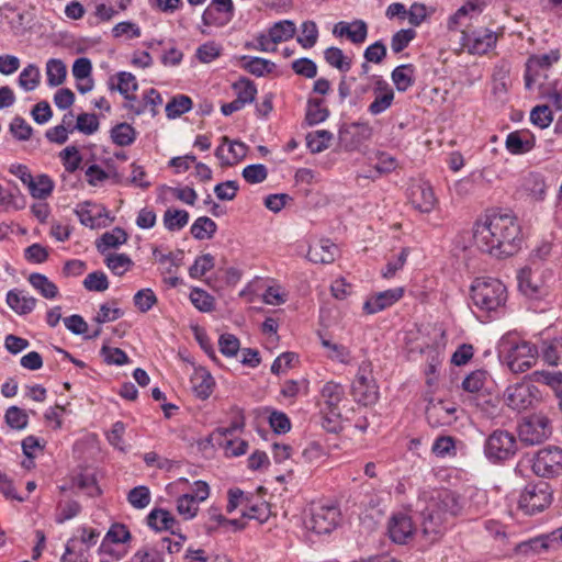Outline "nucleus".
I'll return each instance as SVG.
<instances>
[{
    "label": "nucleus",
    "instance_id": "a211bd4d",
    "mask_svg": "<svg viewBox=\"0 0 562 562\" xmlns=\"http://www.w3.org/2000/svg\"><path fill=\"white\" fill-rule=\"evenodd\" d=\"M404 294L403 288H395L379 292L372 296H370L363 304V311L367 314H375L385 310L386 307L392 306L398 300L402 299Z\"/></svg>",
    "mask_w": 562,
    "mask_h": 562
},
{
    "label": "nucleus",
    "instance_id": "20e7f679",
    "mask_svg": "<svg viewBox=\"0 0 562 562\" xmlns=\"http://www.w3.org/2000/svg\"><path fill=\"white\" fill-rule=\"evenodd\" d=\"M518 451L516 436L505 429H496L485 440L484 454L493 463L512 459Z\"/></svg>",
    "mask_w": 562,
    "mask_h": 562
},
{
    "label": "nucleus",
    "instance_id": "ddd939ff",
    "mask_svg": "<svg viewBox=\"0 0 562 562\" xmlns=\"http://www.w3.org/2000/svg\"><path fill=\"white\" fill-rule=\"evenodd\" d=\"M234 16V4L232 0H211L202 14V21L207 26H224Z\"/></svg>",
    "mask_w": 562,
    "mask_h": 562
},
{
    "label": "nucleus",
    "instance_id": "a18cd8bd",
    "mask_svg": "<svg viewBox=\"0 0 562 562\" xmlns=\"http://www.w3.org/2000/svg\"><path fill=\"white\" fill-rule=\"evenodd\" d=\"M189 222V213L184 210L168 209L164 214V225L170 232L180 231Z\"/></svg>",
    "mask_w": 562,
    "mask_h": 562
},
{
    "label": "nucleus",
    "instance_id": "dca6fc26",
    "mask_svg": "<svg viewBox=\"0 0 562 562\" xmlns=\"http://www.w3.org/2000/svg\"><path fill=\"white\" fill-rule=\"evenodd\" d=\"M323 402L322 411H328L329 415L341 416L340 403L345 400V389L341 384L329 381L321 391Z\"/></svg>",
    "mask_w": 562,
    "mask_h": 562
},
{
    "label": "nucleus",
    "instance_id": "e433bc0d",
    "mask_svg": "<svg viewBox=\"0 0 562 562\" xmlns=\"http://www.w3.org/2000/svg\"><path fill=\"white\" fill-rule=\"evenodd\" d=\"M268 32L276 44L291 40L296 33V25L291 20L276 22L269 27Z\"/></svg>",
    "mask_w": 562,
    "mask_h": 562
},
{
    "label": "nucleus",
    "instance_id": "0eeeda50",
    "mask_svg": "<svg viewBox=\"0 0 562 562\" xmlns=\"http://www.w3.org/2000/svg\"><path fill=\"white\" fill-rule=\"evenodd\" d=\"M504 357L513 372H525L536 364L538 349L535 345L525 340L512 342L504 352Z\"/></svg>",
    "mask_w": 562,
    "mask_h": 562
},
{
    "label": "nucleus",
    "instance_id": "39448f33",
    "mask_svg": "<svg viewBox=\"0 0 562 562\" xmlns=\"http://www.w3.org/2000/svg\"><path fill=\"white\" fill-rule=\"evenodd\" d=\"M552 503V490L547 482L529 483L521 491L518 498V508L525 515L542 513Z\"/></svg>",
    "mask_w": 562,
    "mask_h": 562
},
{
    "label": "nucleus",
    "instance_id": "4c0bfd02",
    "mask_svg": "<svg viewBox=\"0 0 562 562\" xmlns=\"http://www.w3.org/2000/svg\"><path fill=\"white\" fill-rule=\"evenodd\" d=\"M300 35L296 42L305 49L314 47L318 41L319 32L317 24L314 21H304L300 27Z\"/></svg>",
    "mask_w": 562,
    "mask_h": 562
},
{
    "label": "nucleus",
    "instance_id": "3c124183",
    "mask_svg": "<svg viewBox=\"0 0 562 562\" xmlns=\"http://www.w3.org/2000/svg\"><path fill=\"white\" fill-rule=\"evenodd\" d=\"M4 419L9 427L18 430L24 429L29 423L26 412L18 406H10L5 412Z\"/></svg>",
    "mask_w": 562,
    "mask_h": 562
},
{
    "label": "nucleus",
    "instance_id": "a19ab883",
    "mask_svg": "<svg viewBox=\"0 0 562 562\" xmlns=\"http://www.w3.org/2000/svg\"><path fill=\"white\" fill-rule=\"evenodd\" d=\"M66 65L60 59L52 58L47 61L46 76L48 86L57 87L61 85L66 79Z\"/></svg>",
    "mask_w": 562,
    "mask_h": 562
},
{
    "label": "nucleus",
    "instance_id": "aec40b11",
    "mask_svg": "<svg viewBox=\"0 0 562 562\" xmlns=\"http://www.w3.org/2000/svg\"><path fill=\"white\" fill-rule=\"evenodd\" d=\"M487 3L485 0H468L461 5L454 14H452L447 23L450 31H456L461 24L464 18H474L481 14L486 8Z\"/></svg>",
    "mask_w": 562,
    "mask_h": 562
},
{
    "label": "nucleus",
    "instance_id": "f3484780",
    "mask_svg": "<svg viewBox=\"0 0 562 562\" xmlns=\"http://www.w3.org/2000/svg\"><path fill=\"white\" fill-rule=\"evenodd\" d=\"M518 288L529 297H539L546 292L544 282L539 271L531 268H522L518 273Z\"/></svg>",
    "mask_w": 562,
    "mask_h": 562
},
{
    "label": "nucleus",
    "instance_id": "72a5a7b5",
    "mask_svg": "<svg viewBox=\"0 0 562 562\" xmlns=\"http://www.w3.org/2000/svg\"><path fill=\"white\" fill-rule=\"evenodd\" d=\"M192 305L202 313H210L215 310V299L201 288H192L190 295Z\"/></svg>",
    "mask_w": 562,
    "mask_h": 562
},
{
    "label": "nucleus",
    "instance_id": "c85d7f7f",
    "mask_svg": "<svg viewBox=\"0 0 562 562\" xmlns=\"http://www.w3.org/2000/svg\"><path fill=\"white\" fill-rule=\"evenodd\" d=\"M329 115L328 109L324 104L323 99L307 100L305 121L308 125H316L324 122Z\"/></svg>",
    "mask_w": 562,
    "mask_h": 562
},
{
    "label": "nucleus",
    "instance_id": "e2e57ef3",
    "mask_svg": "<svg viewBox=\"0 0 562 562\" xmlns=\"http://www.w3.org/2000/svg\"><path fill=\"white\" fill-rule=\"evenodd\" d=\"M83 286L88 291L103 292L109 288V281L104 272L94 271L89 273L83 280Z\"/></svg>",
    "mask_w": 562,
    "mask_h": 562
},
{
    "label": "nucleus",
    "instance_id": "58836bf2",
    "mask_svg": "<svg viewBox=\"0 0 562 562\" xmlns=\"http://www.w3.org/2000/svg\"><path fill=\"white\" fill-rule=\"evenodd\" d=\"M333 134L326 130L311 132L306 135V146L311 153L316 154L329 147Z\"/></svg>",
    "mask_w": 562,
    "mask_h": 562
},
{
    "label": "nucleus",
    "instance_id": "9b49d317",
    "mask_svg": "<svg viewBox=\"0 0 562 562\" xmlns=\"http://www.w3.org/2000/svg\"><path fill=\"white\" fill-rule=\"evenodd\" d=\"M536 391V386L529 383H515L506 387L504 401L514 411H526L532 405Z\"/></svg>",
    "mask_w": 562,
    "mask_h": 562
},
{
    "label": "nucleus",
    "instance_id": "1a4fd4ad",
    "mask_svg": "<svg viewBox=\"0 0 562 562\" xmlns=\"http://www.w3.org/2000/svg\"><path fill=\"white\" fill-rule=\"evenodd\" d=\"M532 471L542 477L559 475L562 472V449L557 446L540 449L535 454Z\"/></svg>",
    "mask_w": 562,
    "mask_h": 562
},
{
    "label": "nucleus",
    "instance_id": "2f4dec72",
    "mask_svg": "<svg viewBox=\"0 0 562 562\" xmlns=\"http://www.w3.org/2000/svg\"><path fill=\"white\" fill-rule=\"evenodd\" d=\"M324 59L333 68L338 69L340 72H347L351 68V58L346 56L344 52L335 46L328 47L324 50Z\"/></svg>",
    "mask_w": 562,
    "mask_h": 562
},
{
    "label": "nucleus",
    "instance_id": "774afa93",
    "mask_svg": "<svg viewBox=\"0 0 562 562\" xmlns=\"http://www.w3.org/2000/svg\"><path fill=\"white\" fill-rule=\"evenodd\" d=\"M130 562H164L162 553L155 548L137 550Z\"/></svg>",
    "mask_w": 562,
    "mask_h": 562
},
{
    "label": "nucleus",
    "instance_id": "4be33fe9",
    "mask_svg": "<svg viewBox=\"0 0 562 562\" xmlns=\"http://www.w3.org/2000/svg\"><path fill=\"white\" fill-rule=\"evenodd\" d=\"M191 384L194 394L201 400H206L213 392L215 381L205 368L199 367L194 368Z\"/></svg>",
    "mask_w": 562,
    "mask_h": 562
},
{
    "label": "nucleus",
    "instance_id": "b1692460",
    "mask_svg": "<svg viewBox=\"0 0 562 562\" xmlns=\"http://www.w3.org/2000/svg\"><path fill=\"white\" fill-rule=\"evenodd\" d=\"M177 524L172 514L164 508H154L147 516V525L156 531L170 530L176 535L173 528Z\"/></svg>",
    "mask_w": 562,
    "mask_h": 562
},
{
    "label": "nucleus",
    "instance_id": "f257e3e1",
    "mask_svg": "<svg viewBox=\"0 0 562 562\" xmlns=\"http://www.w3.org/2000/svg\"><path fill=\"white\" fill-rule=\"evenodd\" d=\"M473 240L479 249L496 258L510 257L521 248V226L513 212L492 210L474 223Z\"/></svg>",
    "mask_w": 562,
    "mask_h": 562
},
{
    "label": "nucleus",
    "instance_id": "7c9ffc66",
    "mask_svg": "<svg viewBox=\"0 0 562 562\" xmlns=\"http://www.w3.org/2000/svg\"><path fill=\"white\" fill-rule=\"evenodd\" d=\"M232 87L236 93L235 100L238 101L243 106L254 102L257 94V88L251 80L241 78L234 82Z\"/></svg>",
    "mask_w": 562,
    "mask_h": 562
},
{
    "label": "nucleus",
    "instance_id": "338daca9",
    "mask_svg": "<svg viewBox=\"0 0 562 562\" xmlns=\"http://www.w3.org/2000/svg\"><path fill=\"white\" fill-rule=\"evenodd\" d=\"M89 557L87 549H79L75 547V542H67L60 562H89Z\"/></svg>",
    "mask_w": 562,
    "mask_h": 562
},
{
    "label": "nucleus",
    "instance_id": "f704fd0d",
    "mask_svg": "<svg viewBox=\"0 0 562 562\" xmlns=\"http://www.w3.org/2000/svg\"><path fill=\"white\" fill-rule=\"evenodd\" d=\"M216 229L217 225L212 218L201 216L194 221L190 231L195 239L203 240L212 238L216 233Z\"/></svg>",
    "mask_w": 562,
    "mask_h": 562
},
{
    "label": "nucleus",
    "instance_id": "0e129e2a",
    "mask_svg": "<svg viewBox=\"0 0 562 562\" xmlns=\"http://www.w3.org/2000/svg\"><path fill=\"white\" fill-rule=\"evenodd\" d=\"M157 303V296L151 289H143L134 295V304L142 312H148Z\"/></svg>",
    "mask_w": 562,
    "mask_h": 562
},
{
    "label": "nucleus",
    "instance_id": "6e6d98bb",
    "mask_svg": "<svg viewBox=\"0 0 562 562\" xmlns=\"http://www.w3.org/2000/svg\"><path fill=\"white\" fill-rule=\"evenodd\" d=\"M177 512L183 519H192L199 512V503L187 494L180 495L177 498Z\"/></svg>",
    "mask_w": 562,
    "mask_h": 562
},
{
    "label": "nucleus",
    "instance_id": "423d86ee",
    "mask_svg": "<svg viewBox=\"0 0 562 562\" xmlns=\"http://www.w3.org/2000/svg\"><path fill=\"white\" fill-rule=\"evenodd\" d=\"M518 438L525 446L541 445L552 435L550 420L544 415L525 417L517 427Z\"/></svg>",
    "mask_w": 562,
    "mask_h": 562
},
{
    "label": "nucleus",
    "instance_id": "a878e982",
    "mask_svg": "<svg viewBox=\"0 0 562 562\" xmlns=\"http://www.w3.org/2000/svg\"><path fill=\"white\" fill-rule=\"evenodd\" d=\"M490 375L485 370H475L469 373L463 382L462 389L471 394H481L487 390Z\"/></svg>",
    "mask_w": 562,
    "mask_h": 562
},
{
    "label": "nucleus",
    "instance_id": "9d476101",
    "mask_svg": "<svg viewBox=\"0 0 562 562\" xmlns=\"http://www.w3.org/2000/svg\"><path fill=\"white\" fill-rule=\"evenodd\" d=\"M340 510L335 505H319L312 509L308 528L317 535L330 533L339 524Z\"/></svg>",
    "mask_w": 562,
    "mask_h": 562
},
{
    "label": "nucleus",
    "instance_id": "473e14b6",
    "mask_svg": "<svg viewBox=\"0 0 562 562\" xmlns=\"http://www.w3.org/2000/svg\"><path fill=\"white\" fill-rule=\"evenodd\" d=\"M78 536L71 537L67 542H75V547L79 549H87V553L90 554V549L97 544L100 537V532L90 527L78 528Z\"/></svg>",
    "mask_w": 562,
    "mask_h": 562
},
{
    "label": "nucleus",
    "instance_id": "052dcab7",
    "mask_svg": "<svg viewBox=\"0 0 562 562\" xmlns=\"http://www.w3.org/2000/svg\"><path fill=\"white\" fill-rule=\"evenodd\" d=\"M292 70L302 77L313 79L317 75V65L310 58L302 57L292 61Z\"/></svg>",
    "mask_w": 562,
    "mask_h": 562
},
{
    "label": "nucleus",
    "instance_id": "4468645a",
    "mask_svg": "<svg viewBox=\"0 0 562 562\" xmlns=\"http://www.w3.org/2000/svg\"><path fill=\"white\" fill-rule=\"evenodd\" d=\"M560 58L559 50H551L542 55H532L526 63L525 70V86L528 90L532 89L533 83L537 81L540 68H549L552 64L557 63Z\"/></svg>",
    "mask_w": 562,
    "mask_h": 562
},
{
    "label": "nucleus",
    "instance_id": "5fc2aeb1",
    "mask_svg": "<svg viewBox=\"0 0 562 562\" xmlns=\"http://www.w3.org/2000/svg\"><path fill=\"white\" fill-rule=\"evenodd\" d=\"M530 121L540 128H547L553 121V113L546 104L536 105L530 112Z\"/></svg>",
    "mask_w": 562,
    "mask_h": 562
},
{
    "label": "nucleus",
    "instance_id": "79ce46f5",
    "mask_svg": "<svg viewBox=\"0 0 562 562\" xmlns=\"http://www.w3.org/2000/svg\"><path fill=\"white\" fill-rule=\"evenodd\" d=\"M192 109V100L184 94L175 95L166 105V115L168 119H176L189 112Z\"/></svg>",
    "mask_w": 562,
    "mask_h": 562
},
{
    "label": "nucleus",
    "instance_id": "bf43d9fd",
    "mask_svg": "<svg viewBox=\"0 0 562 562\" xmlns=\"http://www.w3.org/2000/svg\"><path fill=\"white\" fill-rule=\"evenodd\" d=\"M60 158L65 169L70 173L75 172L82 161V157L76 146H67L63 149L60 151Z\"/></svg>",
    "mask_w": 562,
    "mask_h": 562
},
{
    "label": "nucleus",
    "instance_id": "49530a36",
    "mask_svg": "<svg viewBox=\"0 0 562 562\" xmlns=\"http://www.w3.org/2000/svg\"><path fill=\"white\" fill-rule=\"evenodd\" d=\"M505 145L510 154L521 155L530 151L535 146V142L531 139H522L519 132H512L507 135Z\"/></svg>",
    "mask_w": 562,
    "mask_h": 562
},
{
    "label": "nucleus",
    "instance_id": "09e8293b",
    "mask_svg": "<svg viewBox=\"0 0 562 562\" xmlns=\"http://www.w3.org/2000/svg\"><path fill=\"white\" fill-rule=\"evenodd\" d=\"M542 358L550 366H558L562 362V338L543 341Z\"/></svg>",
    "mask_w": 562,
    "mask_h": 562
},
{
    "label": "nucleus",
    "instance_id": "cd10ccee",
    "mask_svg": "<svg viewBox=\"0 0 562 562\" xmlns=\"http://www.w3.org/2000/svg\"><path fill=\"white\" fill-rule=\"evenodd\" d=\"M30 284L37 290L41 295L45 299L53 300L58 295L57 285L52 282L45 274L42 273H31L27 278Z\"/></svg>",
    "mask_w": 562,
    "mask_h": 562
},
{
    "label": "nucleus",
    "instance_id": "864d4df0",
    "mask_svg": "<svg viewBox=\"0 0 562 562\" xmlns=\"http://www.w3.org/2000/svg\"><path fill=\"white\" fill-rule=\"evenodd\" d=\"M322 345L330 351L328 357L331 360L344 364H349L351 362V351L344 345L334 344L327 339H323Z\"/></svg>",
    "mask_w": 562,
    "mask_h": 562
},
{
    "label": "nucleus",
    "instance_id": "2eb2a0df",
    "mask_svg": "<svg viewBox=\"0 0 562 562\" xmlns=\"http://www.w3.org/2000/svg\"><path fill=\"white\" fill-rule=\"evenodd\" d=\"M333 34L336 37H346L355 45H360L367 40L368 25L363 20L340 21L334 25Z\"/></svg>",
    "mask_w": 562,
    "mask_h": 562
},
{
    "label": "nucleus",
    "instance_id": "c03bdc74",
    "mask_svg": "<svg viewBox=\"0 0 562 562\" xmlns=\"http://www.w3.org/2000/svg\"><path fill=\"white\" fill-rule=\"evenodd\" d=\"M105 265L113 274L121 277L133 267V261L126 254H109Z\"/></svg>",
    "mask_w": 562,
    "mask_h": 562
},
{
    "label": "nucleus",
    "instance_id": "4d7b16f0",
    "mask_svg": "<svg viewBox=\"0 0 562 562\" xmlns=\"http://www.w3.org/2000/svg\"><path fill=\"white\" fill-rule=\"evenodd\" d=\"M213 268L214 257L211 254H204L194 260V263L189 269V274L193 279H199Z\"/></svg>",
    "mask_w": 562,
    "mask_h": 562
},
{
    "label": "nucleus",
    "instance_id": "5701e85b",
    "mask_svg": "<svg viewBox=\"0 0 562 562\" xmlns=\"http://www.w3.org/2000/svg\"><path fill=\"white\" fill-rule=\"evenodd\" d=\"M37 300L23 291L13 289L7 293V304L19 315H27L34 311Z\"/></svg>",
    "mask_w": 562,
    "mask_h": 562
},
{
    "label": "nucleus",
    "instance_id": "f03ea898",
    "mask_svg": "<svg viewBox=\"0 0 562 562\" xmlns=\"http://www.w3.org/2000/svg\"><path fill=\"white\" fill-rule=\"evenodd\" d=\"M462 505L459 496L449 490L434 492L422 510L423 533L436 539L446 528L449 518L461 513Z\"/></svg>",
    "mask_w": 562,
    "mask_h": 562
},
{
    "label": "nucleus",
    "instance_id": "37998d69",
    "mask_svg": "<svg viewBox=\"0 0 562 562\" xmlns=\"http://www.w3.org/2000/svg\"><path fill=\"white\" fill-rule=\"evenodd\" d=\"M111 138L119 146H128L136 138V131L128 123H120L111 130Z\"/></svg>",
    "mask_w": 562,
    "mask_h": 562
},
{
    "label": "nucleus",
    "instance_id": "8fccbe9b",
    "mask_svg": "<svg viewBox=\"0 0 562 562\" xmlns=\"http://www.w3.org/2000/svg\"><path fill=\"white\" fill-rule=\"evenodd\" d=\"M40 69L33 64L27 65L19 76V85L25 91H32L40 85Z\"/></svg>",
    "mask_w": 562,
    "mask_h": 562
},
{
    "label": "nucleus",
    "instance_id": "6e6552de",
    "mask_svg": "<svg viewBox=\"0 0 562 562\" xmlns=\"http://www.w3.org/2000/svg\"><path fill=\"white\" fill-rule=\"evenodd\" d=\"M503 32H495L490 29H480L472 32H462L461 43L464 49L471 55H484L495 48Z\"/></svg>",
    "mask_w": 562,
    "mask_h": 562
},
{
    "label": "nucleus",
    "instance_id": "bb28decb",
    "mask_svg": "<svg viewBox=\"0 0 562 562\" xmlns=\"http://www.w3.org/2000/svg\"><path fill=\"white\" fill-rule=\"evenodd\" d=\"M533 378L536 382L543 383L552 389L559 398V406L562 409V372L535 371Z\"/></svg>",
    "mask_w": 562,
    "mask_h": 562
},
{
    "label": "nucleus",
    "instance_id": "412c9836",
    "mask_svg": "<svg viewBox=\"0 0 562 562\" xmlns=\"http://www.w3.org/2000/svg\"><path fill=\"white\" fill-rule=\"evenodd\" d=\"M338 252L337 246L329 239H321L310 246L307 259L314 263L328 265L335 261Z\"/></svg>",
    "mask_w": 562,
    "mask_h": 562
},
{
    "label": "nucleus",
    "instance_id": "de8ad7c7",
    "mask_svg": "<svg viewBox=\"0 0 562 562\" xmlns=\"http://www.w3.org/2000/svg\"><path fill=\"white\" fill-rule=\"evenodd\" d=\"M351 393L355 401L366 406L374 404L379 398L376 384L351 386Z\"/></svg>",
    "mask_w": 562,
    "mask_h": 562
},
{
    "label": "nucleus",
    "instance_id": "f8f14e48",
    "mask_svg": "<svg viewBox=\"0 0 562 562\" xmlns=\"http://www.w3.org/2000/svg\"><path fill=\"white\" fill-rule=\"evenodd\" d=\"M416 527L407 514L395 513L387 521V535L397 544H406L413 539Z\"/></svg>",
    "mask_w": 562,
    "mask_h": 562
},
{
    "label": "nucleus",
    "instance_id": "c756f323",
    "mask_svg": "<svg viewBox=\"0 0 562 562\" xmlns=\"http://www.w3.org/2000/svg\"><path fill=\"white\" fill-rule=\"evenodd\" d=\"M127 240L126 232L121 227H115L111 232H105L97 243V248L104 254L110 248H117Z\"/></svg>",
    "mask_w": 562,
    "mask_h": 562
},
{
    "label": "nucleus",
    "instance_id": "680f3d73",
    "mask_svg": "<svg viewBox=\"0 0 562 562\" xmlns=\"http://www.w3.org/2000/svg\"><path fill=\"white\" fill-rule=\"evenodd\" d=\"M273 68L274 64L272 61L260 57H250L245 64V69L258 77L271 72Z\"/></svg>",
    "mask_w": 562,
    "mask_h": 562
},
{
    "label": "nucleus",
    "instance_id": "ea45409f",
    "mask_svg": "<svg viewBox=\"0 0 562 562\" xmlns=\"http://www.w3.org/2000/svg\"><path fill=\"white\" fill-rule=\"evenodd\" d=\"M119 92L127 100L135 101L136 95L134 92L138 89V83L134 75L127 71H121L116 75Z\"/></svg>",
    "mask_w": 562,
    "mask_h": 562
},
{
    "label": "nucleus",
    "instance_id": "69168bd1",
    "mask_svg": "<svg viewBox=\"0 0 562 562\" xmlns=\"http://www.w3.org/2000/svg\"><path fill=\"white\" fill-rule=\"evenodd\" d=\"M241 176L248 183H260L267 179L268 170L261 164L249 165L243 169Z\"/></svg>",
    "mask_w": 562,
    "mask_h": 562
},
{
    "label": "nucleus",
    "instance_id": "7ed1b4c3",
    "mask_svg": "<svg viewBox=\"0 0 562 562\" xmlns=\"http://www.w3.org/2000/svg\"><path fill=\"white\" fill-rule=\"evenodd\" d=\"M507 289L498 279L477 278L470 289L472 304L479 312L497 313L505 307L507 302Z\"/></svg>",
    "mask_w": 562,
    "mask_h": 562
},
{
    "label": "nucleus",
    "instance_id": "13d9d810",
    "mask_svg": "<svg viewBox=\"0 0 562 562\" xmlns=\"http://www.w3.org/2000/svg\"><path fill=\"white\" fill-rule=\"evenodd\" d=\"M78 130L79 132L91 135L99 130V121L95 114L91 113H81L77 116V122L75 127L70 130Z\"/></svg>",
    "mask_w": 562,
    "mask_h": 562
},
{
    "label": "nucleus",
    "instance_id": "c9c22d12",
    "mask_svg": "<svg viewBox=\"0 0 562 562\" xmlns=\"http://www.w3.org/2000/svg\"><path fill=\"white\" fill-rule=\"evenodd\" d=\"M27 189L34 199L44 200L52 194L54 182L47 175H40L36 178L33 177V181Z\"/></svg>",
    "mask_w": 562,
    "mask_h": 562
},
{
    "label": "nucleus",
    "instance_id": "393cba45",
    "mask_svg": "<svg viewBox=\"0 0 562 562\" xmlns=\"http://www.w3.org/2000/svg\"><path fill=\"white\" fill-rule=\"evenodd\" d=\"M392 81L400 92L407 91L415 82V67L412 64H404L393 69Z\"/></svg>",
    "mask_w": 562,
    "mask_h": 562
},
{
    "label": "nucleus",
    "instance_id": "6ab92c4d",
    "mask_svg": "<svg viewBox=\"0 0 562 562\" xmlns=\"http://www.w3.org/2000/svg\"><path fill=\"white\" fill-rule=\"evenodd\" d=\"M412 205L423 213H429L437 204L432 188L428 183L415 184L409 194Z\"/></svg>",
    "mask_w": 562,
    "mask_h": 562
},
{
    "label": "nucleus",
    "instance_id": "603ef678",
    "mask_svg": "<svg viewBox=\"0 0 562 562\" xmlns=\"http://www.w3.org/2000/svg\"><path fill=\"white\" fill-rule=\"evenodd\" d=\"M151 496L150 491L145 485H138L132 488L127 494L128 503L137 509L147 507L150 503Z\"/></svg>",
    "mask_w": 562,
    "mask_h": 562
}]
</instances>
